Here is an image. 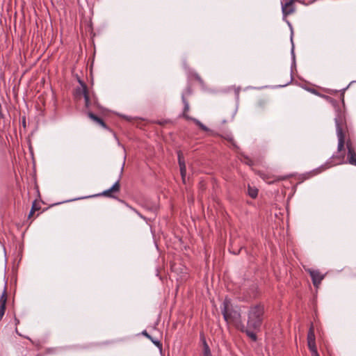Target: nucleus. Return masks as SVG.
<instances>
[{
  "label": "nucleus",
  "instance_id": "1",
  "mask_svg": "<svg viewBox=\"0 0 356 356\" xmlns=\"http://www.w3.org/2000/svg\"><path fill=\"white\" fill-rule=\"evenodd\" d=\"M335 124L338 137L337 151L339 153L343 152L346 145L348 149L347 163L350 165H356V152L349 137L345 115L341 111L338 112L335 118Z\"/></svg>",
  "mask_w": 356,
  "mask_h": 356
},
{
  "label": "nucleus",
  "instance_id": "2",
  "mask_svg": "<svg viewBox=\"0 0 356 356\" xmlns=\"http://www.w3.org/2000/svg\"><path fill=\"white\" fill-rule=\"evenodd\" d=\"M264 306L261 304H257L249 308L247 316V323L245 325L240 322L236 327L241 332H244L253 341L257 340L256 332H259L263 323L264 318Z\"/></svg>",
  "mask_w": 356,
  "mask_h": 356
},
{
  "label": "nucleus",
  "instance_id": "3",
  "mask_svg": "<svg viewBox=\"0 0 356 356\" xmlns=\"http://www.w3.org/2000/svg\"><path fill=\"white\" fill-rule=\"evenodd\" d=\"M223 307L222 309V314L225 321L227 323H239L241 318V314L239 309H235L230 299L226 298L223 301Z\"/></svg>",
  "mask_w": 356,
  "mask_h": 356
},
{
  "label": "nucleus",
  "instance_id": "4",
  "mask_svg": "<svg viewBox=\"0 0 356 356\" xmlns=\"http://www.w3.org/2000/svg\"><path fill=\"white\" fill-rule=\"evenodd\" d=\"M307 346L311 352L312 356H320L316 345V337L314 334V327L313 324L311 325L308 333H307Z\"/></svg>",
  "mask_w": 356,
  "mask_h": 356
},
{
  "label": "nucleus",
  "instance_id": "5",
  "mask_svg": "<svg viewBox=\"0 0 356 356\" xmlns=\"http://www.w3.org/2000/svg\"><path fill=\"white\" fill-rule=\"evenodd\" d=\"M81 86L76 88L75 95L76 98H81L82 96L85 99V105L87 108L90 106V96L87 86L81 81H79Z\"/></svg>",
  "mask_w": 356,
  "mask_h": 356
},
{
  "label": "nucleus",
  "instance_id": "6",
  "mask_svg": "<svg viewBox=\"0 0 356 356\" xmlns=\"http://www.w3.org/2000/svg\"><path fill=\"white\" fill-rule=\"evenodd\" d=\"M307 271L312 278L314 286L318 288L324 279L325 275L321 274L318 270L308 269Z\"/></svg>",
  "mask_w": 356,
  "mask_h": 356
},
{
  "label": "nucleus",
  "instance_id": "7",
  "mask_svg": "<svg viewBox=\"0 0 356 356\" xmlns=\"http://www.w3.org/2000/svg\"><path fill=\"white\" fill-rule=\"evenodd\" d=\"M120 191V180H118L111 188L108 190L103 191L102 193L98 195H102L108 197L115 198V194L118 193Z\"/></svg>",
  "mask_w": 356,
  "mask_h": 356
},
{
  "label": "nucleus",
  "instance_id": "8",
  "mask_svg": "<svg viewBox=\"0 0 356 356\" xmlns=\"http://www.w3.org/2000/svg\"><path fill=\"white\" fill-rule=\"evenodd\" d=\"M296 1H298V0H289L285 3L282 4V13L284 16L289 15L294 13V11H295L294 3Z\"/></svg>",
  "mask_w": 356,
  "mask_h": 356
},
{
  "label": "nucleus",
  "instance_id": "9",
  "mask_svg": "<svg viewBox=\"0 0 356 356\" xmlns=\"http://www.w3.org/2000/svg\"><path fill=\"white\" fill-rule=\"evenodd\" d=\"M261 177H262V179L264 180H265L266 182H268V184H273L275 182H277V181H282V180H286L287 179H289L291 175H285V176H269V175H267L266 174H262L261 175Z\"/></svg>",
  "mask_w": 356,
  "mask_h": 356
},
{
  "label": "nucleus",
  "instance_id": "10",
  "mask_svg": "<svg viewBox=\"0 0 356 356\" xmlns=\"http://www.w3.org/2000/svg\"><path fill=\"white\" fill-rule=\"evenodd\" d=\"M7 297V291L6 289L5 288L3 292L2 293L0 297V321L2 319L5 314Z\"/></svg>",
  "mask_w": 356,
  "mask_h": 356
},
{
  "label": "nucleus",
  "instance_id": "11",
  "mask_svg": "<svg viewBox=\"0 0 356 356\" xmlns=\"http://www.w3.org/2000/svg\"><path fill=\"white\" fill-rule=\"evenodd\" d=\"M331 160L332 161L330 162V165L327 167V168L335 165H339L345 163V154L344 153H341L339 155L333 156L331 158Z\"/></svg>",
  "mask_w": 356,
  "mask_h": 356
},
{
  "label": "nucleus",
  "instance_id": "12",
  "mask_svg": "<svg viewBox=\"0 0 356 356\" xmlns=\"http://www.w3.org/2000/svg\"><path fill=\"white\" fill-rule=\"evenodd\" d=\"M200 339L203 345V356H212L209 346L206 341L204 334H200Z\"/></svg>",
  "mask_w": 356,
  "mask_h": 356
},
{
  "label": "nucleus",
  "instance_id": "13",
  "mask_svg": "<svg viewBox=\"0 0 356 356\" xmlns=\"http://www.w3.org/2000/svg\"><path fill=\"white\" fill-rule=\"evenodd\" d=\"M88 116L97 124H99L104 128H106V125L104 120L101 118L94 114L92 112L88 111Z\"/></svg>",
  "mask_w": 356,
  "mask_h": 356
},
{
  "label": "nucleus",
  "instance_id": "14",
  "mask_svg": "<svg viewBox=\"0 0 356 356\" xmlns=\"http://www.w3.org/2000/svg\"><path fill=\"white\" fill-rule=\"evenodd\" d=\"M142 334L143 336H145V337H147V339H149V340H151V341L155 344L159 348L160 350H162V343H161V341L154 337H152L151 335H149L148 334V332L146 331V330H143L142 332Z\"/></svg>",
  "mask_w": 356,
  "mask_h": 356
},
{
  "label": "nucleus",
  "instance_id": "15",
  "mask_svg": "<svg viewBox=\"0 0 356 356\" xmlns=\"http://www.w3.org/2000/svg\"><path fill=\"white\" fill-rule=\"evenodd\" d=\"M182 102L184 104V111H183V117L186 118V120H191L193 119V118H191L188 115V112L189 111V104L187 101V99L185 98L184 96H182Z\"/></svg>",
  "mask_w": 356,
  "mask_h": 356
},
{
  "label": "nucleus",
  "instance_id": "16",
  "mask_svg": "<svg viewBox=\"0 0 356 356\" xmlns=\"http://www.w3.org/2000/svg\"><path fill=\"white\" fill-rule=\"evenodd\" d=\"M248 193L250 197L254 199L258 195V189L255 187H251L250 186H248Z\"/></svg>",
  "mask_w": 356,
  "mask_h": 356
},
{
  "label": "nucleus",
  "instance_id": "17",
  "mask_svg": "<svg viewBox=\"0 0 356 356\" xmlns=\"http://www.w3.org/2000/svg\"><path fill=\"white\" fill-rule=\"evenodd\" d=\"M192 121L194 122L195 123V124L197 125L200 129H202L204 131H209V129L198 120L193 118V119H192Z\"/></svg>",
  "mask_w": 356,
  "mask_h": 356
},
{
  "label": "nucleus",
  "instance_id": "18",
  "mask_svg": "<svg viewBox=\"0 0 356 356\" xmlns=\"http://www.w3.org/2000/svg\"><path fill=\"white\" fill-rule=\"evenodd\" d=\"M179 168H180V173H181L182 181H183V182H185V177H186V165L182 164V166H179Z\"/></svg>",
  "mask_w": 356,
  "mask_h": 356
},
{
  "label": "nucleus",
  "instance_id": "19",
  "mask_svg": "<svg viewBox=\"0 0 356 356\" xmlns=\"http://www.w3.org/2000/svg\"><path fill=\"white\" fill-rule=\"evenodd\" d=\"M177 154H178L179 165L182 166V164L186 165L184 158V156H183V154L181 153V152L179 151Z\"/></svg>",
  "mask_w": 356,
  "mask_h": 356
},
{
  "label": "nucleus",
  "instance_id": "20",
  "mask_svg": "<svg viewBox=\"0 0 356 356\" xmlns=\"http://www.w3.org/2000/svg\"><path fill=\"white\" fill-rule=\"evenodd\" d=\"M40 209V207L39 206V204L37 202L36 200H35L33 202L31 210L35 212V211H38Z\"/></svg>",
  "mask_w": 356,
  "mask_h": 356
},
{
  "label": "nucleus",
  "instance_id": "21",
  "mask_svg": "<svg viewBox=\"0 0 356 356\" xmlns=\"http://www.w3.org/2000/svg\"><path fill=\"white\" fill-rule=\"evenodd\" d=\"M167 122H168V121H167V120H163V121L157 120V121H155V122H154V123H155V124H160V125H164V124H165Z\"/></svg>",
  "mask_w": 356,
  "mask_h": 356
},
{
  "label": "nucleus",
  "instance_id": "22",
  "mask_svg": "<svg viewBox=\"0 0 356 356\" xmlns=\"http://www.w3.org/2000/svg\"><path fill=\"white\" fill-rule=\"evenodd\" d=\"M225 139L227 140L228 141H229L230 143H232L234 145V140L233 138H232V137H227V138H225Z\"/></svg>",
  "mask_w": 356,
  "mask_h": 356
},
{
  "label": "nucleus",
  "instance_id": "23",
  "mask_svg": "<svg viewBox=\"0 0 356 356\" xmlns=\"http://www.w3.org/2000/svg\"><path fill=\"white\" fill-rule=\"evenodd\" d=\"M225 139L227 140L228 141H229L230 143H232L234 145V140L233 138H232V137H227V138H225Z\"/></svg>",
  "mask_w": 356,
  "mask_h": 356
},
{
  "label": "nucleus",
  "instance_id": "24",
  "mask_svg": "<svg viewBox=\"0 0 356 356\" xmlns=\"http://www.w3.org/2000/svg\"><path fill=\"white\" fill-rule=\"evenodd\" d=\"M124 119H125L126 120H127V121L131 122V121L132 120V118H131V117L124 116Z\"/></svg>",
  "mask_w": 356,
  "mask_h": 356
},
{
  "label": "nucleus",
  "instance_id": "25",
  "mask_svg": "<svg viewBox=\"0 0 356 356\" xmlns=\"http://www.w3.org/2000/svg\"><path fill=\"white\" fill-rule=\"evenodd\" d=\"M35 212L31 209V211L29 214V218H31Z\"/></svg>",
  "mask_w": 356,
  "mask_h": 356
},
{
  "label": "nucleus",
  "instance_id": "26",
  "mask_svg": "<svg viewBox=\"0 0 356 356\" xmlns=\"http://www.w3.org/2000/svg\"><path fill=\"white\" fill-rule=\"evenodd\" d=\"M22 124L24 126V127H26V120H25V117L23 118L22 119Z\"/></svg>",
  "mask_w": 356,
  "mask_h": 356
},
{
  "label": "nucleus",
  "instance_id": "27",
  "mask_svg": "<svg viewBox=\"0 0 356 356\" xmlns=\"http://www.w3.org/2000/svg\"><path fill=\"white\" fill-rule=\"evenodd\" d=\"M15 321H16L17 323H19V320H17V318H15Z\"/></svg>",
  "mask_w": 356,
  "mask_h": 356
}]
</instances>
